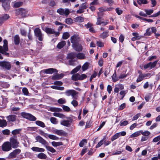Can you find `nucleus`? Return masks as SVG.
Masks as SVG:
<instances>
[{
    "label": "nucleus",
    "instance_id": "26",
    "mask_svg": "<svg viewBox=\"0 0 160 160\" xmlns=\"http://www.w3.org/2000/svg\"><path fill=\"white\" fill-rule=\"evenodd\" d=\"M23 2H13V7L15 8H17L22 6Z\"/></svg>",
    "mask_w": 160,
    "mask_h": 160
},
{
    "label": "nucleus",
    "instance_id": "19",
    "mask_svg": "<svg viewBox=\"0 0 160 160\" xmlns=\"http://www.w3.org/2000/svg\"><path fill=\"white\" fill-rule=\"evenodd\" d=\"M6 118L8 122H14L16 120L17 117L14 115H11L7 117Z\"/></svg>",
    "mask_w": 160,
    "mask_h": 160
},
{
    "label": "nucleus",
    "instance_id": "48",
    "mask_svg": "<svg viewBox=\"0 0 160 160\" xmlns=\"http://www.w3.org/2000/svg\"><path fill=\"white\" fill-rule=\"evenodd\" d=\"M152 75L151 73H142V76L144 79L149 78Z\"/></svg>",
    "mask_w": 160,
    "mask_h": 160
},
{
    "label": "nucleus",
    "instance_id": "29",
    "mask_svg": "<svg viewBox=\"0 0 160 160\" xmlns=\"http://www.w3.org/2000/svg\"><path fill=\"white\" fill-rule=\"evenodd\" d=\"M89 65L90 63L89 62H85L82 66V71H84L88 69Z\"/></svg>",
    "mask_w": 160,
    "mask_h": 160
},
{
    "label": "nucleus",
    "instance_id": "41",
    "mask_svg": "<svg viewBox=\"0 0 160 160\" xmlns=\"http://www.w3.org/2000/svg\"><path fill=\"white\" fill-rule=\"evenodd\" d=\"M7 122L5 120H1L0 121V127H3L7 126Z\"/></svg>",
    "mask_w": 160,
    "mask_h": 160
},
{
    "label": "nucleus",
    "instance_id": "31",
    "mask_svg": "<svg viewBox=\"0 0 160 160\" xmlns=\"http://www.w3.org/2000/svg\"><path fill=\"white\" fill-rule=\"evenodd\" d=\"M53 115L55 117H58L61 118H64L65 117V116L64 114L57 112L53 113Z\"/></svg>",
    "mask_w": 160,
    "mask_h": 160
},
{
    "label": "nucleus",
    "instance_id": "23",
    "mask_svg": "<svg viewBox=\"0 0 160 160\" xmlns=\"http://www.w3.org/2000/svg\"><path fill=\"white\" fill-rule=\"evenodd\" d=\"M9 18L8 15L5 14L0 18V26L3 22V21L6 20Z\"/></svg>",
    "mask_w": 160,
    "mask_h": 160
},
{
    "label": "nucleus",
    "instance_id": "8",
    "mask_svg": "<svg viewBox=\"0 0 160 160\" xmlns=\"http://www.w3.org/2000/svg\"><path fill=\"white\" fill-rule=\"evenodd\" d=\"M65 95L68 96H71L73 99H77L75 96L77 94V92L76 91L74 90H67L65 92Z\"/></svg>",
    "mask_w": 160,
    "mask_h": 160
},
{
    "label": "nucleus",
    "instance_id": "10",
    "mask_svg": "<svg viewBox=\"0 0 160 160\" xmlns=\"http://www.w3.org/2000/svg\"><path fill=\"white\" fill-rule=\"evenodd\" d=\"M42 29L46 33L48 34H52L55 33V31L53 29L47 27H44V24H42L41 25Z\"/></svg>",
    "mask_w": 160,
    "mask_h": 160
},
{
    "label": "nucleus",
    "instance_id": "15",
    "mask_svg": "<svg viewBox=\"0 0 160 160\" xmlns=\"http://www.w3.org/2000/svg\"><path fill=\"white\" fill-rule=\"evenodd\" d=\"M2 2V6L4 9L5 11L8 10L10 8V2L9 1H7L6 0H3Z\"/></svg>",
    "mask_w": 160,
    "mask_h": 160
},
{
    "label": "nucleus",
    "instance_id": "54",
    "mask_svg": "<svg viewBox=\"0 0 160 160\" xmlns=\"http://www.w3.org/2000/svg\"><path fill=\"white\" fill-rule=\"evenodd\" d=\"M66 100L64 98H61L58 100V102L60 104H65L66 103Z\"/></svg>",
    "mask_w": 160,
    "mask_h": 160
},
{
    "label": "nucleus",
    "instance_id": "34",
    "mask_svg": "<svg viewBox=\"0 0 160 160\" xmlns=\"http://www.w3.org/2000/svg\"><path fill=\"white\" fill-rule=\"evenodd\" d=\"M112 81L114 82H116L119 79V77H117V76L116 72L115 71L112 76Z\"/></svg>",
    "mask_w": 160,
    "mask_h": 160
},
{
    "label": "nucleus",
    "instance_id": "55",
    "mask_svg": "<svg viewBox=\"0 0 160 160\" xmlns=\"http://www.w3.org/2000/svg\"><path fill=\"white\" fill-rule=\"evenodd\" d=\"M65 22L68 24H70L73 23V20L71 18H68L65 19Z\"/></svg>",
    "mask_w": 160,
    "mask_h": 160
},
{
    "label": "nucleus",
    "instance_id": "40",
    "mask_svg": "<svg viewBox=\"0 0 160 160\" xmlns=\"http://www.w3.org/2000/svg\"><path fill=\"white\" fill-rule=\"evenodd\" d=\"M75 22H81L84 21V18L81 17H78L75 18Z\"/></svg>",
    "mask_w": 160,
    "mask_h": 160
},
{
    "label": "nucleus",
    "instance_id": "45",
    "mask_svg": "<svg viewBox=\"0 0 160 160\" xmlns=\"http://www.w3.org/2000/svg\"><path fill=\"white\" fill-rule=\"evenodd\" d=\"M34 32L36 37L42 33L40 29L38 28H36L34 30Z\"/></svg>",
    "mask_w": 160,
    "mask_h": 160
},
{
    "label": "nucleus",
    "instance_id": "30",
    "mask_svg": "<svg viewBox=\"0 0 160 160\" xmlns=\"http://www.w3.org/2000/svg\"><path fill=\"white\" fill-rule=\"evenodd\" d=\"M66 44V42L62 41L59 42L57 46V47L59 49H61Z\"/></svg>",
    "mask_w": 160,
    "mask_h": 160
},
{
    "label": "nucleus",
    "instance_id": "20",
    "mask_svg": "<svg viewBox=\"0 0 160 160\" xmlns=\"http://www.w3.org/2000/svg\"><path fill=\"white\" fill-rule=\"evenodd\" d=\"M31 149L33 151L38 152H43L45 151L44 148L36 147H32L31 148Z\"/></svg>",
    "mask_w": 160,
    "mask_h": 160
},
{
    "label": "nucleus",
    "instance_id": "27",
    "mask_svg": "<svg viewBox=\"0 0 160 160\" xmlns=\"http://www.w3.org/2000/svg\"><path fill=\"white\" fill-rule=\"evenodd\" d=\"M141 130L135 132L130 135V138H133L137 137L141 134Z\"/></svg>",
    "mask_w": 160,
    "mask_h": 160
},
{
    "label": "nucleus",
    "instance_id": "11",
    "mask_svg": "<svg viewBox=\"0 0 160 160\" xmlns=\"http://www.w3.org/2000/svg\"><path fill=\"white\" fill-rule=\"evenodd\" d=\"M42 72H44L46 74H51L53 73H57L58 72V70L55 69L50 68L41 71L40 73Z\"/></svg>",
    "mask_w": 160,
    "mask_h": 160
},
{
    "label": "nucleus",
    "instance_id": "58",
    "mask_svg": "<svg viewBox=\"0 0 160 160\" xmlns=\"http://www.w3.org/2000/svg\"><path fill=\"white\" fill-rule=\"evenodd\" d=\"M152 97V94L148 93L146 95L145 97V99L147 102H148L149 99H151Z\"/></svg>",
    "mask_w": 160,
    "mask_h": 160
},
{
    "label": "nucleus",
    "instance_id": "3",
    "mask_svg": "<svg viewBox=\"0 0 160 160\" xmlns=\"http://www.w3.org/2000/svg\"><path fill=\"white\" fill-rule=\"evenodd\" d=\"M28 12V10L26 9L20 8L16 10V14L17 15H20L23 17H26V14Z\"/></svg>",
    "mask_w": 160,
    "mask_h": 160
},
{
    "label": "nucleus",
    "instance_id": "56",
    "mask_svg": "<svg viewBox=\"0 0 160 160\" xmlns=\"http://www.w3.org/2000/svg\"><path fill=\"white\" fill-rule=\"evenodd\" d=\"M87 77V75L85 74H82L81 75L79 74V80H83L85 78H86Z\"/></svg>",
    "mask_w": 160,
    "mask_h": 160
},
{
    "label": "nucleus",
    "instance_id": "4",
    "mask_svg": "<svg viewBox=\"0 0 160 160\" xmlns=\"http://www.w3.org/2000/svg\"><path fill=\"white\" fill-rule=\"evenodd\" d=\"M2 150L4 152H8L12 149L11 144L9 142H4L1 146Z\"/></svg>",
    "mask_w": 160,
    "mask_h": 160
},
{
    "label": "nucleus",
    "instance_id": "21",
    "mask_svg": "<svg viewBox=\"0 0 160 160\" xmlns=\"http://www.w3.org/2000/svg\"><path fill=\"white\" fill-rule=\"evenodd\" d=\"M71 122L69 120H63L60 122V124L63 126L69 127L70 125Z\"/></svg>",
    "mask_w": 160,
    "mask_h": 160
},
{
    "label": "nucleus",
    "instance_id": "33",
    "mask_svg": "<svg viewBox=\"0 0 160 160\" xmlns=\"http://www.w3.org/2000/svg\"><path fill=\"white\" fill-rule=\"evenodd\" d=\"M35 123L37 125L41 127L42 128H44L45 127V125L44 122L40 121H36L35 122Z\"/></svg>",
    "mask_w": 160,
    "mask_h": 160
},
{
    "label": "nucleus",
    "instance_id": "61",
    "mask_svg": "<svg viewBox=\"0 0 160 160\" xmlns=\"http://www.w3.org/2000/svg\"><path fill=\"white\" fill-rule=\"evenodd\" d=\"M2 103L3 104L4 106H6V104L8 102L7 98L5 97L4 96L2 97Z\"/></svg>",
    "mask_w": 160,
    "mask_h": 160
},
{
    "label": "nucleus",
    "instance_id": "38",
    "mask_svg": "<svg viewBox=\"0 0 160 160\" xmlns=\"http://www.w3.org/2000/svg\"><path fill=\"white\" fill-rule=\"evenodd\" d=\"M79 74L77 73L73 75L72 77V79L73 81L79 80Z\"/></svg>",
    "mask_w": 160,
    "mask_h": 160
},
{
    "label": "nucleus",
    "instance_id": "13",
    "mask_svg": "<svg viewBox=\"0 0 160 160\" xmlns=\"http://www.w3.org/2000/svg\"><path fill=\"white\" fill-rule=\"evenodd\" d=\"M158 61H155L153 62H150L147 64L144 65L143 67L144 69H146L150 68V69L154 68L156 65Z\"/></svg>",
    "mask_w": 160,
    "mask_h": 160
},
{
    "label": "nucleus",
    "instance_id": "32",
    "mask_svg": "<svg viewBox=\"0 0 160 160\" xmlns=\"http://www.w3.org/2000/svg\"><path fill=\"white\" fill-rule=\"evenodd\" d=\"M76 56L75 53L73 52H71L68 53L67 56V58H68L72 59L75 58Z\"/></svg>",
    "mask_w": 160,
    "mask_h": 160
},
{
    "label": "nucleus",
    "instance_id": "5",
    "mask_svg": "<svg viewBox=\"0 0 160 160\" xmlns=\"http://www.w3.org/2000/svg\"><path fill=\"white\" fill-rule=\"evenodd\" d=\"M21 116L23 118L28 119L30 121H35L36 118L31 114L25 112H22L21 113Z\"/></svg>",
    "mask_w": 160,
    "mask_h": 160
},
{
    "label": "nucleus",
    "instance_id": "51",
    "mask_svg": "<svg viewBox=\"0 0 160 160\" xmlns=\"http://www.w3.org/2000/svg\"><path fill=\"white\" fill-rule=\"evenodd\" d=\"M88 7V5L86 2H85L81 4L79 6V8L83 10L86 9Z\"/></svg>",
    "mask_w": 160,
    "mask_h": 160
},
{
    "label": "nucleus",
    "instance_id": "39",
    "mask_svg": "<svg viewBox=\"0 0 160 160\" xmlns=\"http://www.w3.org/2000/svg\"><path fill=\"white\" fill-rule=\"evenodd\" d=\"M48 137L50 139L53 140H58V138L56 136L52 134H48Z\"/></svg>",
    "mask_w": 160,
    "mask_h": 160
},
{
    "label": "nucleus",
    "instance_id": "6",
    "mask_svg": "<svg viewBox=\"0 0 160 160\" xmlns=\"http://www.w3.org/2000/svg\"><path fill=\"white\" fill-rule=\"evenodd\" d=\"M9 141V142L11 144V147L13 148H15L18 147L19 143L16 139L11 137L10 138Z\"/></svg>",
    "mask_w": 160,
    "mask_h": 160
},
{
    "label": "nucleus",
    "instance_id": "18",
    "mask_svg": "<svg viewBox=\"0 0 160 160\" xmlns=\"http://www.w3.org/2000/svg\"><path fill=\"white\" fill-rule=\"evenodd\" d=\"M93 24L90 23L88 22L87 24L84 25L85 27L87 29H89V31L91 32H95V31L92 27Z\"/></svg>",
    "mask_w": 160,
    "mask_h": 160
},
{
    "label": "nucleus",
    "instance_id": "62",
    "mask_svg": "<svg viewBox=\"0 0 160 160\" xmlns=\"http://www.w3.org/2000/svg\"><path fill=\"white\" fill-rule=\"evenodd\" d=\"M87 143V140L86 139H83L79 143V146L80 147H82L84 145L85 143Z\"/></svg>",
    "mask_w": 160,
    "mask_h": 160
},
{
    "label": "nucleus",
    "instance_id": "28",
    "mask_svg": "<svg viewBox=\"0 0 160 160\" xmlns=\"http://www.w3.org/2000/svg\"><path fill=\"white\" fill-rule=\"evenodd\" d=\"M108 31H107L104 32L100 35V37L104 39L108 37Z\"/></svg>",
    "mask_w": 160,
    "mask_h": 160
},
{
    "label": "nucleus",
    "instance_id": "16",
    "mask_svg": "<svg viewBox=\"0 0 160 160\" xmlns=\"http://www.w3.org/2000/svg\"><path fill=\"white\" fill-rule=\"evenodd\" d=\"M124 89V85L121 83H118L115 85V88L114 89V92L118 93L119 90H122Z\"/></svg>",
    "mask_w": 160,
    "mask_h": 160
},
{
    "label": "nucleus",
    "instance_id": "35",
    "mask_svg": "<svg viewBox=\"0 0 160 160\" xmlns=\"http://www.w3.org/2000/svg\"><path fill=\"white\" fill-rule=\"evenodd\" d=\"M81 68V65H79L77 67L74 69H73L71 72V74H73L77 72Z\"/></svg>",
    "mask_w": 160,
    "mask_h": 160
},
{
    "label": "nucleus",
    "instance_id": "12",
    "mask_svg": "<svg viewBox=\"0 0 160 160\" xmlns=\"http://www.w3.org/2000/svg\"><path fill=\"white\" fill-rule=\"evenodd\" d=\"M70 40L72 46L75 45L79 41V37L78 35L75 34L71 37Z\"/></svg>",
    "mask_w": 160,
    "mask_h": 160
},
{
    "label": "nucleus",
    "instance_id": "24",
    "mask_svg": "<svg viewBox=\"0 0 160 160\" xmlns=\"http://www.w3.org/2000/svg\"><path fill=\"white\" fill-rule=\"evenodd\" d=\"M76 56L78 59H84L86 58L85 54L82 53H78L76 55Z\"/></svg>",
    "mask_w": 160,
    "mask_h": 160
},
{
    "label": "nucleus",
    "instance_id": "60",
    "mask_svg": "<svg viewBox=\"0 0 160 160\" xmlns=\"http://www.w3.org/2000/svg\"><path fill=\"white\" fill-rule=\"evenodd\" d=\"M63 109L66 112H69L70 111V109L68 106L63 105L62 106Z\"/></svg>",
    "mask_w": 160,
    "mask_h": 160
},
{
    "label": "nucleus",
    "instance_id": "2",
    "mask_svg": "<svg viewBox=\"0 0 160 160\" xmlns=\"http://www.w3.org/2000/svg\"><path fill=\"white\" fill-rule=\"evenodd\" d=\"M4 45L3 47L0 46V52L6 56H8L9 55L8 53L6 52L8 50V47L7 46L8 42L7 40H4L3 41Z\"/></svg>",
    "mask_w": 160,
    "mask_h": 160
},
{
    "label": "nucleus",
    "instance_id": "14",
    "mask_svg": "<svg viewBox=\"0 0 160 160\" xmlns=\"http://www.w3.org/2000/svg\"><path fill=\"white\" fill-rule=\"evenodd\" d=\"M21 150L20 149H16L9 154L8 157L9 158H15L16 157V155L19 154Z\"/></svg>",
    "mask_w": 160,
    "mask_h": 160
},
{
    "label": "nucleus",
    "instance_id": "49",
    "mask_svg": "<svg viewBox=\"0 0 160 160\" xmlns=\"http://www.w3.org/2000/svg\"><path fill=\"white\" fill-rule=\"evenodd\" d=\"M141 134H142V135L145 137H148V136H149L150 133L149 131H147L143 132V131L141 130Z\"/></svg>",
    "mask_w": 160,
    "mask_h": 160
},
{
    "label": "nucleus",
    "instance_id": "52",
    "mask_svg": "<svg viewBox=\"0 0 160 160\" xmlns=\"http://www.w3.org/2000/svg\"><path fill=\"white\" fill-rule=\"evenodd\" d=\"M105 139V138H104L103 139H102L100 141V142H99L98 144L96 145V148H98L102 145V144L105 142V141H104Z\"/></svg>",
    "mask_w": 160,
    "mask_h": 160
},
{
    "label": "nucleus",
    "instance_id": "43",
    "mask_svg": "<svg viewBox=\"0 0 160 160\" xmlns=\"http://www.w3.org/2000/svg\"><path fill=\"white\" fill-rule=\"evenodd\" d=\"M21 131V129H16L13 130L12 132V133L14 136H15L17 134H19ZM14 138H16L15 136H14Z\"/></svg>",
    "mask_w": 160,
    "mask_h": 160
},
{
    "label": "nucleus",
    "instance_id": "47",
    "mask_svg": "<svg viewBox=\"0 0 160 160\" xmlns=\"http://www.w3.org/2000/svg\"><path fill=\"white\" fill-rule=\"evenodd\" d=\"M76 99H73L71 102V104L74 107H77L78 105V102L76 100Z\"/></svg>",
    "mask_w": 160,
    "mask_h": 160
},
{
    "label": "nucleus",
    "instance_id": "37",
    "mask_svg": "<svg viewBox=\"0 0 160 160\" xmlns=\"http://www.w3.org/2000/svg\"><path fill=\"white\" fill-rule=\"evenodd\" d=\"M14 41L15 44H18L20 42V38L18 35H16L14 38Z\"/></svg>",
    "mask_w": 160,
    "mask_h": 160
},
{
    "label": "nucleus",
    "instance_id": "64",
    "mask_svg": "<svg viewBox=\"0 0 160 160\" xmlns=\"http://www.w3.org/2000/svg\"><path fill=\"white\" fill-rule=\"evenodd\" d=\"M2 85L4 88H8L10 86L9 84L7 82H3L2 83Z\"/></svg>",
    "mask_w": 160,
    "mask_h": 160
},
{
    "label": "nucleus",
    "instance_id": "57",
    "mask_svg": "<svg viewBox=\"0 0 160 160\" xmlns=\"http://www.w3.org/2000/svg\"><path fill=\"white\" fill-rule=\"evenodd\" d=\"M39 133L41 135L44 136L46 138H48V133L44 132L43 131L40 130L39 131Z\"/></svg>",
    "mask_w": 160,
    "mask_h": 160
},
{
    "label": "nucleus",
    "instance_id": "36",
    "mask_svg": "<svg viewBox=\"0 0 160 160\" xmlns=\"http://www.w3.org/2000/svg\"><path fill=\"white\" fill-rule=\"evenodd\" d=\"M52 145L54 147H57L62 145V143L61 142H55L53 141L51 142Z\"/></svg>",
    "mask_w": 160,
    "mask_h": 160
},
{
    "label": "nucleus",
    "instance_id": "46",
    "mask_svg": "<svg viewBox=\"0 0 160 160\" xmlns=\"http://www.w3.org/2000/svg\"><path fill=\"white\" fill-rule=\"evenodd\" d=\"M119 136L120 133H117L111 137V140L112 141H113L117 139Z\"/></svg>",
    "mask_w": 160,
    "mask_h": 160
},
{
    "label": "nucleus",
    "instance_id": "50",
    "mask_svg": "<svg viewBox=\"0 0 160 160\" xmlns=\"http://www.w3.org/2000/svg\"><path fill=\"white\" fill-rule=\"evenodd\" d=\"M70 36V34L68 32H66L63 33L62 38L64 39H67Z\"/></svg>",
    "mask_w": 160,
    "mask_h": 160
},
{
    "label": "nucleus",
    "instance_id": "7",
    "mask_svg": "<svg viewBox=\"0 0 160 160\" xmlns=\"http://www.w3.org/2000/svg\"><path fill=\"white\" fill-rule=\"evenodd\" d=\"M57 12L60 15H62L64 14L67 17L70 13L69 9L68 8H60L57 10Z\"/></svg>",
    "mask_w": 160,
    "mask_h": 160
},
{
    "label": "nucleus",
    "instance_id": "63",
    "mask_svg": "<svg viewBox=\"0 0 160 160\" xmlns=\"http://www.w3.org/2000/svg\"><path fill=\"white\" fill-rule=\"evenodd\" d=\"M137 2L139 4H146L148 3L147 0H138Z\"/></svg>",
    "mask_w": 160,
    "mask_h": 160
},
{
    "label": "nucleus",
    "instance_id": "53",
    "mask_svg": "<svg viewBox=\"0 0 160 160\" xmlns=\"http://www.w3.org/2000/svg\"><path fill=\"white\" fill-rule=\"evenodd\" d=\"M128 124V122L126 120H122L120 122V126H125Z\"/></svg>",
    "mask_w": 160,
    "mask_h": 160
},
{
    "label": "nucleus",
    "instance_id": "25",
    "mask_svg": "<svg viewBox=\"0 0 160 160\" xmlns=\"http://www.w3.org/2000/svg\"><path fill=\"white\" fill-rule=\"evenodd\" d=\"M72 47L74 49L77 51L80 52L82 50V47L80 45H77L76 44L75 45H73Z\"/></svg>",
    "mask_w": 160,
    "mask_h": 160
},
{
    "label": "nucleus",
    "instance_id": "17",
    "mask_svg": "<svg viewBox=\"0 0 160 160\" xmlns=\"http://www.w3.org/2000/svg\"><path fill=\"white\" fill-rule=\"evenodd\" d=\"M53 132L60 136H64L66 134L65 132L62 130H58L57 129L53 130Z\"/></svg>",
    "mask_w": 160,
    "mask_h": 160
},
{
    "label": "nucleus",
    "instance_id": "59",
    "mask_svg": "<svg viewBox=\"0 0 160 160\" xmlns=\"http://www.w3.org/2000/svg\"><path fill=\"white\" fill-rule=\"evenodd\" d=\"M143 79H144L142 76V73H141L139 74V75L138 77V78L136 80V82H140V81H142Z\"/></svg>",
    "mask_w": 160,
    "mask_h": 160
},
{
    "label": "nucleus",
    "instance_id": "42",
    "mask_svg": "<svg viewBox=\"0 0 160 160\" xmlns=\"http://www.w3.org/2000/svg\"><path fill=\"white\" fill-rule=\"evenodd\" d=\"M38 157L41 159H45L47 157L46 155L43 153H41L38 154Z\"/></svg>",
    "mask_w": 160,
    "mask_h": 160
},
{
    "label": "nucleus",
    "instance_id": "1",
    "mask_svg": "<svg viewBox=\"0 0 160 160\" xmlns=\"http://www.w3.org/2000/svg\"><path fill=\"white\" fill-rule=\"evenodd\" d=\"M35 139L37 142L44 145L48 151L52 153H54L56 152V150L52 147L49 146L48 142L40 136H38L36 137Z\"/></svg>",
    "mask_w": 160,
    "mask_h": 160
},
{
    "label": "nucleus",
    "instance_id": "22",
    "mask_svg": "<svg viewBox=\"0 0 160 160\" xmlns=\"http://www.w3.org/2000/svg\"><path fill=\"white\" fill-rule=\"evenodd\" d=\"M49 110L52 112H60L62 111V109L60 108L54 107H51L49 108Z\"/></svg>",
    "mask_w": 160,
    "mask_h": 160
},
{
    "label": "nucleus",
    "instance_id": "9",
    "mask_svg": "<svg viewBox=\"0 0 160 160\" xmlns=\"http://www.w3.org/2000/svg\"><path fill=\"white\" fill-rule=\"evenodd\" d=\"M0 67L3 69L9 70L11 68V65L9 62L1 61L0 62Z\"/></svg>",
    "mask_w": 160,
    "mask_h": 160
},
{
    "label": "nucleus",
    "instance_id": "44",
    "mask_svg": "<svg viewBox=\"0 0 160 160\" xmlns=\"http://www.w3.org/2000/svg\"><path fill=\"white\" fill-rule=\"evenodd\" d=\"M51 122L54 124H57L58 123V121L57 118L54 117H51L50 118Z\"/></svg>",
    "mask_w": 160,
    "mask_h": 160
}]
</instances>
